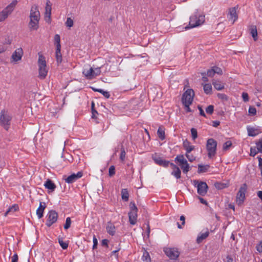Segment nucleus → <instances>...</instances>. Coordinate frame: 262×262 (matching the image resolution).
Returning a JSON list of instances; mask_svg holds the SVG:
<instances>
[{
    "mask_svg": "<svg viewBox=\"0 0 262 262\" xmlns=\"http://www.w3.org/2000/svg\"><path fill=\"white\" fill-rule=\"evenodd\" d=\"M40 19V14L36 5L32 6L30 14L28 28L30 31H36L39 28V21Z\"/></svg>",
    "mask_w": 262,
    "mask_h": 262,
    "instance_id": "nucleus-1",
    "label": "nucleus"
},
{
    "mask_svg": "<svg viewBox=\"0 0 262 262\" xmlns=\"http://www.w3.org/2000/svg\"><path fill=\"white\" fill-rule=\"evenodd\" d=\"M205 21V15L196 10L190 17V21L188 26L185 27V29L198 27L202 25Z\"/></svg>",
    "mask_w": 262,
    "mask_h": 262,
    "instance_id": "nucleus-2",
    "label": "nucleus"
},
{
    "mask_svg": "<svg viewBox=\"0 0 262 262\" xmlns=\"http://www.w3.org/2000/svg\"><path fill=\"white\" fill-rule=\"evenodd\" d=\"M38 66L39 71V77L40 79H44L47 75L48 69L45 57L42 55H39L38 60Z\"/></svg>",
    "mask_w": 262,
    "mask_h": 262,
    "instance_id": "nucleus-3",
    "label": "nucleus"
},
{
    "mask_svg": "<svg viewBox=\"0 0 262 262\" xmlns=\"http://www.w3.org/2000/svg\"><path fill=\"white\" fill-rule=\"evenodd\" d=\"M11 119L12 117L8 114V111L4 110L1 111L0 113V124L7 130L9 128Z\"/></svg>",
    "mask_w": 262,
    "mask_h": 262,
    "instance_id": "nucleus-4",
    "label": "nucleus"
},
{
    "mask_svg": "<svg viewBox=\"0 0 262 262\" xmlns=\"http://www.w3.org/2000/svg\"><path fill=\"white\" fill-rule=\"evenodd\" d=\"M17 1L13 0L8 6L0 12V22L4 21L13 12L17 4Z\"/></svg>",
    "mask_w": 262,
    "mask_h": 262,
    "instance_id": "nucleus-5",
    "label": "nucleus"
},
{
    "mask_svg": "<svg viewBox=\"0 0 262 262\" xmlns=\"http://www.w3.org/2000/svg\"><path fill=\"white\" fill-rule=\"evenodd\" d=\"M82 74L87 79L92 80L101 74L100 68L95 69L92 67L89 69L85 68L83 70Z\"/></svg>",
    "mask_w": 262,
    "mask_h": 262,
    "instance_id": "nucleus-6",
    "label": "nucleus"
},
{
    "mask_svg": "<svg viewBox=\"0 0 262 262\" xmlns=\"http://www.w3.org/2000/svg\"><path fill=\"white\" fill-rule=\"evenodd\" d=\"M217 142L212 139H208L206 144V148L208 151V156L209 158H212L215 156L216 151Z\"/></svg>",
    "mask_w": 262,
    "mask_h": 262,
    "instance_id": "nucleus-7",
    "label": "nucleus"
},
{
    "mask_svg": "<svg viewBox=\"0 0 262 262\" xmlns=\"http://www.w3.org/2000/svg\"><path fill=\"white\" fill-rule=\"evenodd\" d=\"M163 251L169 259H178L180 255V252L177 248L165 247L163 249Z\"/></svg>",
    "mask_w": 262,
    "mask_h": 262,
    "instance_id": "nucleus-8",
    "label": "nucleus"
},
{
    "mask_svg": "<svg viewBox=\"0 0 262 262\" xmlns=\"http://www.w3.org/2000/svg\"><path fill=\"white\" fill-rule=\"evenodd\" d=\"M46 217V225L50 227L57 222L58 214L55 210H51L48 212Z\"/></svg>",
    "mask_w": 262,
    "mask_h": 262,
    "instance_id": "nucleus-9",
    "label": "nucleus"
},
{
    "mask_svg": "<svg viewBox=\"0 0 262 262\" xmlns=\"http://www.w3.org/2000/svg\"><path fill=\"white\" fill-rule=\"evenodd\" d=\"M194 92L191 89L187 90L183 94L182 98L183 104H191L192 103Z\"/></svg>",
    "mask_w": 262,
    "mask_h": 262,
    "instance_id": "nucleus-10",
    "label": "nucleus"
},
{
    "mask_svg": "<svg viewBox=\"0 0 262 262\" xmlns=\"http://www.w3.org/2000/svg\"><path fill=\"white\" fill-rule=\"evenodd\" d=\"M247 189V186L246 184H243L240 187L236 195V202L238 205H241L244 202Z\"/></svg>",
    "mask_w": 262,
    "mask_h": 262,
    "instance_id": "nucleus-11",
    "label": "nucleus"
},
{
    "mask_svg": "<svg viewBox=\"0 0 262 262\" xmlns=\"http://www.w3.org/2000/svg\"><path fill=\"white\" fill-rule=\"evenodd\" d=\"M194 185L197 184L198 193L202 196H204L207 191L208 186L205 182H201L198 183V181H194Z\"/></svg>",
    "mask_w": 262,
    "mask_h": 262,
    "instance_id": "nucleus-12",
    "label": "nucleus"
},
{
    "mask_svg": "<svg viewBox=\"0 0 262 262\" xmlns=\"http://www.w3.org/2000/svg\"><path fill=\"white\" fill-rule=\"evenodd\" d=\"M24 52L22 48H19L15 50L11 56V62H17L21 59Z\"/></svg>",
    "mask_w": 262,
    "mask_h": 262,
    "instance_id": "nucleus-13",
    "label": "nucleus"
},
{
    "mask_svg": "<svg viewBox=\"0 0 262 262\" xmlns=\"http://www.w3.org/2000/svg\"><path fill=\"white\" fill-rule=\"evenodd\" d=\"M82 176V172L79 171L76 174L73 173L68 176L67 178L64 179V181L67 183L71 184L75 182L78 179L80 178Z\"/></svg>",
    "mask_w": 262,
    "mask_h": 262,
    "instance_id": "nucleus-14",
    "label": "nucleus"
},
{
    "mask_svg": "<svg viewBox=\"0 0 262 262\" xmlns=\"http://www.w3.org/2000/svg\"><path fill=\"white\" fill-rule=\"evenodd\" d=\"M51 4L49 0H47L46 6V12L45 14V20L48 23H51Z\"/></svg>",
    "mask_w": 262,
    "mask_h": 262,
    "instance_id": "nucleus-15",
    "label": "nucleus"
},
{
    "mask_svg": "<svg viewBox=\"0 0 262 262\" xmlns=\"http://www.w3.org/2000/svg\"><path fill=\"white\" fill-rule=\"evenodd\" d=\"M228 15L229 19L232 20V24H233L238 18V15L236 12V8L235 7L231 8L229 9Z\"/></svg>",
    "mask_w": 262,
    "mask_h": 262,
    "instance_id": "nucleus-16",
    "label": "nucleus"
},
{
    "mask_svg": "<svg viewBox=\"0 0 262 262\" xmlns=\"http://www.w3.org/2000/svg\"><path fill=\"white\" fill-rule=\"evenodd\" d=\"M170 167L173 169L171 173V175L174 176L177 179H180L181 174L180 168L173 163L170 164Z\"/></svg>",
    "mask_w": 262,
    "mask_h": 262,
    "instance_id": "nucleus-17",
    "label": "nucleus"
},
{
    "mask_svg": "<svg viewBox=\"0 0 262 262\" xmlns=\"http://www.w3.org/2000/svg\"><path fill=\"white\" fill-rule=\"evenodd\" d=\"M46 208V203L45 202H40L39 206L36 210V214L38 219H40L42 217L43 212Z\"/></svg>",
    "mask_w": 262,
    "mask_h": 262,
    "instance_id": "nucleus-18",
    "label": "nucleus"
},
{
    "mask_svg": "<svg viewBox=\"0 0 262 262\" xmlns=\"http://www.w3.org/2000/svg\"><path fill=\"white\" fill-rule=\"evenodd\" d=\"M44 186L46 188L50 190L51 192H53L55 190L56 188V186L53 183V182L50 179H48L44 184Z\"/></svg>",
    "mask_w": 262,
    "mask_h": 262,
    "instance_id": "nucleus-19",
    "label": "nucleus"
},
{
    "mask_svg": "<svg viewBox=\"0 0 262 262\" xmlns=\"http://www.w3.org/2000/svg\"><path fill=\"white\" fill-rule=\"evenodd\" d=\"M129 222L130 224H136L137 219V212L129 211L128 212Z\"/></svg>",
    "mask_w": 262,
    "mask_h": 262,
    "instance_id": "nucleus-20",
    "label": "nucleus"
},
{
    "mask_svg": "<svg viewBox=\"0 0 262 262\" xmlns=\"http://www.w3.org/2000/svg\"><path fill=\"white\" fill-rule=\"evenodd\" d=\"M248 135L249 136L255 137L259 134V130L257 128L248 126L247 127Z\"/></svg>",
    "mask_w": 262,
    "mask_h": 262,
    "instance_id": "nucleus-21",
    "label": "nucleus"
},
{
    "mask_svg": "<svg viewBox=\"0 0 262 262\" xmlns=\"http://www.w3.org/2000/svg\"><path fill=\"white\" fill-rule=\"evenodd\" d=\"M183 145L187 152H190L194 149V146L191 145L190 142L187 139L184 141Z\"/></svg>",
    "mask_w": 262,
    "mask_h": 262,
    "instance_id": "nucleus-22",
    "label": "nucleus"
},
{
    "mask_svg": "<svg viewBox=\"0 0 262 262\" xmlns=\"http://www.w3.org/2000/svg\"><path fill=\"white\" fill-rule=\"evenodd\" d=\"M174 161L177 163H179L180 166L183 164H186L187 162V160L185 159L184 155H177L174 159Z\"/></svg>",
    "mask_w": 262,
    "mask_h": 262,
    "instance_id": "nucleus-23",
    "label": "nucleus"
},
{
    "mask_svg": "<svg viewBox=\"0 0 262 262\" xmlns=\"http://www.w3.org/2000/svg\"><path fill=\"white\" fill-rule=\"evenodd\" d=\"M106 229L107 232L111 235H114L116 232L115 227L111 223H108Z\"/></svg>",
    "mask_w": 262,
    "mask_h": 262,
    "instance_id": "nucleus-24",
    "label": "nucleus"
},
{
    "mask_svg": "<svg viewBox=\"0 0 262 262\" xmlns=\"http://www.w3.org/2000/svg\"><path fill=\"white\" fill-rule=\"evenodd\" d=\"M212 84L214 88L218 91L222 90L224 88V83L220 81L213 80L212 81Z\"/></svg>",
    "mask_w": 262,
    "mask_h": 262,
    "instance_id": "nucleus-25",
    "label": "nucleus"
},
{
    "mask_svg": "<svg viewBox=\"0 0 262 262\" xmlns=\"http://www.w3.org/2000/svg\"><path fill=\"white\" fill-rule=\"evenodd\" d=\"M250 31L254 40L256 41L257 40V31L256 26H251L250 28Z\"/></svg>",
    "mask_w": 262,
    "mask_h": 262,
    "instance_id": "nucleus-26",
    "label": "nucleus"
},
{
    "mask_svg": "<svg viewBox=\"0 0 262 262\" xmlns=\"http://www.w3.org/2000/svg\"><path fill=\"white\" fill-rule=\"evenodd\" d=\"M56 59L57 64L61 63L62 62V55L61 54V48H56Z\"/></svg>",
    "mask_w": 262,
    "mask_h": 262,
    "instance_id": "nucleus-27",
    "label": "nucleus"
},
{
    "mask_svg": "<svg viewBox=\"0 0 262 262\" xmlns=\"http://www.w3.org/2000/svg\"><path fill=\"white\" fill-rule=\"evenodd\" d=\"M152 159L157 164L160 166L164 160L157 154H155L152 156Z\"/></svg>",
    "mask_w": 262,
    "mask_h": 262,
    "instance_id": "nucleus-28",
    "label": "nucleus"
},
{
    "mask_svg": "<svg viewBox=\"0 0 262 262\" xmlns=\"http://www.w3.org/2000/svg\"><path fill=\"white\" fill-rule=\"evenodd\" d=\"M121 198L123 201L125 202L128 201L129 193L127 189L124 188L121 190Z\"/></svg>",
    "mask_w": 262,
    "mask_h": 262,
    "instance_id": "nucleus-29",
    "label": "nucleus"
},
{
    "mask_svg": "<svg viewBox=\"0 0 262 262\" xmlns=\"http://www.w3.org/2000/svg\"><path fill=\"white\" fill-rule=\"evenodd\" d=\"M209 235V232L206 231L204 233H201L197 237L196 241L198 243H200L203 239H205Z\"/></svg>",
    "mask_w": 262,
    "mask_h": 262,
    "instance_id": "nucleus-30",
    "label": "nucleus"
},
{
    "mask_svg": "<svg viewBox=\"0 0 262 262\" xmlns=\"http://www.w3.org/2000/svg\"><path fill=\"white\" fill-rule=\"evenodd\" d=\"M204 91L206 94H210L212 91V86L210 84L207 83L204 85Z\"/></svg>",
    "mask_w": 262,
    "mask_h": 262,
    "instance_id": "nucleus-31",
    "label": "nucleus"
},
{
    "mask_svg": "<svg viewBox=\"0 0 262 262\" xmlns=\"http://www.w3.org/2000/svg\"><path fill=\"white\" fill-rule=\"evenodd\" d=\"M209 167V166L208 165H199L198 171L199 173L205 172L207 171Z\"/></svg>",
    "mask_w": 262,
    "mask_h": 262,
    "instance_id": "nucleus-32",
    "label": "nucleus"
},
{
    "mask_svg": "<svg viewBox=\"0 0 262 262\" xmlns=\"http://www.w3.org/2000/svg\"><path fill=\"white\" fill-rule=\"evenodd\" d=\"M58 240L60 246L62 247L63 249H67L68 247V243L64 242L62 237H58Z\"/></svg>",
    "mask_w": 262,
    "mask_h": 262,
    "instance_id": "nucleus-33",
    "label": "nucleus"
},
{
    "mask_svg": "<svg viewBox=\"0 0 262 262\" xmlns=\"http://www.w3.org/2000/svg\"><path fill=\"white\" fill-rule=\"evenodd\" d=\"M54 41L56 48H61L60 38L58 34H56L54 36Z\"/></svg>",
    "mask_w": 262,
    "mask_h": 262,
    "instance_id": "nucleus-34",
    "label": "nucleus"
},
{
    "mask_svg": "<svg viewBox=\"0 0 262 262\" xmlns=\"http://www.w3.org/2000/svg\"><path fill=\"white\" fill-rule=\"evenodd\" d=\"M157 134L161 140H163L165 139V132L161 127H159L158 129Z\"/></svg>",
    "mask_w": 262,
    "mask_h": 262,
    "instance_id": "nucleus-35",
    "label": "nucleus"
},
{
    "mask_svg": "<svg viewBox=\"0 0 262 262\" xmlns=\"http://www.w3.org/2000/svg\"><path fill=\"white\" fill-rule=\"evenodd\" d=\"M18 208V207L17 205H13L12 207L9 208V209H8V210L5 212V216H7V214L9 213V212H15L16 210H17Z\"/></svg>",
    "mask_w": 262,
    "mask_h": 262,
    "instance_id": "nucleus-36",
    "label": "nucleus"
},
{
    "mask_svg": "<svg viewBox=\"0 0 262 262\" xmlns=\"http://www.w3.org/2000/svg\"><path fill=\"white\" fill-rule=\"evenodd\" d=\"M181 168L185 173H187L190 170V167L187 162L186 164L181 165Z\"/></svg>",
    "mask_w": 262,
    "mask_h": 262,
    "instance_id": "nucleus-37",
    "label": "nucleus"
},
{
    "mask_svg": "<svg viewBox=\"0 0 262 262\" xmlns=\"http://www.w3.org/2000/svg\"><path fill=\"white\" fill-rule=\"evenodd\" d=\"M74 24L73 20L70 17H68L67 19V20L65 23V25L67 27L71 28L73 27Z\"/></svg>",
    "mask_w": 262,
    "mask_h": 262,
    "instance_id": "nucleus-38",
    "label": "nucleus"
},
{
    "mask_svg": "<svg viewBox=\"0 0 262 262\" xmlns=\"http://www.w3.org/2000/svg\"><path fill=\"white\" fill-rule=\"evenodd\" d=\"M71 224V219H70V217H68L66 219V223L64 225V229H66V230L68 229L70 227Z\"/></svg>",
    "mask_w": 262,
    "mask_h": 262,
    "instance_id": "nucleus-39",
    "label": "nucleus"
},
{
    "mask_svg": "<svg viewBox=\"0 0 262 262\" xmlns=\"http://www.w3.org/2000/svg\"><path fill=\"white\" fill-rule=\"evenodd\" d=\"M95 91L101 93L106 98H108L110 96V93L108 92L104 91L101 89L95 90Z\"/></svg>",
    "mask_w": 262,
    "mask_h": 262,
    "instance_id": "nucleus-40",
    "label": "nucleus"
},
{
    "mask_svg": "<svg viewBox=\"0 0 262 262\" xmlns=\"http://www.w3.org/2000/svg\"><path fill=\"white\" fill-rule=\"evenodd\" d=\"M191 133L192 139L193 140H195L198 137V132L196 129L194 128H192L191 129Z\"/></svg>",
    "mask_w": 262,
    "mask_h": 262,
    "instance_id": "nucleus-41",
    "label": "nucleus"
},
{
    "mask_svg": "<svg viewBox=\"0 0 262 262\" xmlns=\"http://www.w3.org/2000/svg\"><path fill=\"white\" fill-rule=\"evenodd\" d=\"M129 207H130V211H132V212H137L138 211V208L136 207L134 202H132L130 203Z\"/></svg>",
    "mask_w": 262,
    "mask_h": 262,
    "instance_id": "nucleus-42",
    "label": "nucleus"
},
{
    "mask_svg": "<svg viewBox=\"0 0 262 262\" xmlns=\"http://www.w3.org/2000/svg\"><path fill=\"white\" fill-rule=\"evenodd\" d=\"M256 144L258 151L259 152H262V138L259 139L258 142H257Z\"/></svg>",
    "mask_w": 262,
    "mask_h": 262,
    "instance_id": "nucleus-43",
    "label": "nucleus"
},
{
    "mask_svg": "<svg viewBox=\"0 0 262 262\" xmlns=\"http://www.w3.org/2000/svg\"><path fill=\"white\" fill-rule=\"evenodd\" d=\"M232 145V142L230 141H226L223 145V150H226Z\"/></svg>",
    "mask_w": 262,
    "mask_h": 262,
    "instance_id": "nucleus-44",
    "label": "nucleus"
},
{
    "mask_svg": "<svg viewBox=\"0 0 262 262\" xmlns=\"http://www.w3.org/2000/svg\"><path fill=\"white\" fill-rule=\"evenodd\" d=\"M214 111V106L212 105H209L206 108V112L208 114H212Z\"/></svg>",
    "mask_w": 262,
    "mask_h": 262,
    "instance_id": "nucleus-45",
    "label": "nucleus"
},
{
    "mask_svg": "<svg viewBox=\"0 0 262 262\" xmlns=\"http://www.w3.org/2000/svg\"><path fill=\"white\" fill-rule=\"evenodd\" d=\"M115 174V166L112 165L109 168L108 174L110 177H112Z\"/></svg>",
    "mask_w": 262,
    "mask_h": 262,
    "instance_id": "nucleus-46",
    "label": "nucleus"
},
{
    "mask_svg": "<svg viewBox=\"0 0 262 262\" xmlns=\"http://www.w3.org/2000/svg\"><path fill=\"white\" fill-rule=\"evenodd\" d=\"M125 155H126V152L125 151V150L123 148H122L121 150L120 156V159L122 161H124L125 158Z\"/></svg>",
    "mask_w": 262,
    "mask_h": 262,
    "instance_id": "nucleus-47",
    "label": "nucleus"
},
{
    "mask_svg": "<svg viewBox=\"0 0 262 262\" xmlns=\"http://www.w3.org/2000/svg\"><path fill=\"white\" fill-rule=\"evenodd\" d=\"M186 156L190 162H193L195 160V157L192 156V155H190V152H186Z\"/></svg>",
    "mask_w": 262,
    "mask_h": 262,
    "instance_id": "nucleus-48",
    "label": "nucleus"
},
{
    "mask_svg": "<svg viewBox=\"0 0 262 262\" xmlns=\"http://www.w3.org/2000/svg\"><path fill=\"white\" fill-rule=\"evenodd\" d=\"M259 151H258V150L257 149V148L254 147L252 148L251 147L250 149V155L251 156H255Z\"/></svg>",
    "mask_w": 262,
    "mask_h": 262,
    "instance_id": "nucleus-49",
    "label": "nucleus"
},
{
    "mask_svg": "<svg viewBox=\"0 0 262 262\" xmlns=\"http://www.w3.org/2000/svg\"><path fill=\"white\" fill-rule=\"evenodd\" d=\"M94 105V104L93 102L92 104V118H94V119H96L97 118L96 115H98V112L96 110H94V108H93Z\"/></svg>",
    "mask_w": 262,
    "mask_h": 262,
    "instance_id": "nucleus-50",
    "label": "nucleus"
},
{
    "mask_svg": "<svg viewBox=\"0 0 262 262\" xmlns=\"http://www.w3.org/2000/svg\"><path fill=\"white\" fill-rule=\"evenodd\" d=\"M171 163H170L169 161L163 160L160 166L166 168L168 167L169 165L170 166Z\"/></svg>",
    "mask_w": 262,
    "mask_h": 262,
    "instance_id": "nucleus-51",
    "label": "nucleus"
},
{
    "mask_svg": "<svg viewBox=\"0 0 262 262\" xmlns=\"http://www.w3.org/2000/svg\"><path fill=\"white\" fill-rule=\"evenodd\" d=\"M248 112L250 115L254 116L256 113V110L254 107L250 106L249 108Z\"/></svg>",
    "mask_w": 262,
    "mask_h": 262,
    "instance_id": "nucleus-52",
    "label": "nucleus"
},
{
    "mask_svg": "<svg viewBox=\"0 0 262 262\" xmlns=\"http://www.w3.org/2000/svg\"><path fill=\"white\" fill-rule=\"evenodd\" d=\"M212 68L213 69L215 73L220 75L222 74V70L220 68H219L217 67H213Z\"/></svg>",
    "mask_w": 262,
    "mask_h": 262,
    "instance_id": "nucleus-53",
    "label": "nucleus"
},
{
    "mask_svg": "<svg viewBox=\"0 0 262 262\" xmlns=\"http://www.w3.org/2000/svg\"><path fill=\"white\" fill-rule=\"evenodd\" d=\"M217 97L219 99H221L223 100H227L228 99L227 96L224 94L219 93L217 94Z\"/></svg>",
    "mask_w": 262,
    "mask_h": 262,
    "instance_id": "nucleus-54",
    "label": "nucleus"
},
{
    "mask_svg": "<svg viewBox=\"0 0 262 262\" xmlns=\"http://www.w3.org/2000/svg\"><path fill=\"white\" fill-rule=\"evenodd\" d=\"M242 98L245 102H247L249 101V96L247 93H243Z\"/></svg>",
    "mask_w": 262,
    "mask_h": 262,
    "instance_id": "nucleus-55",
    "label": "nucleus"
},
{
    "mask_svg": "<svg viewBox=\"0 0 262 262\" xmlns=\"http://www.w3.org/2000/svg\"><path fill=\"white\" fill-rule=\"evenodd\" d=\"M198 108L200 112V115L202 116L206 117V115H205L204 111L203 109L202 108V106L200 105H198Z\"/></svg>",
    "mask_w": 262,
    "mask_h": 262,
    "instance_id": "nucleus-56",
    "label": "nucleus"
},
{
    "mask_svg": "<svg viewBox=\"0 0 262 262\" xmlns=\"http://www.w3.org/2000/svg\"><path fill=\"white\" fill-rule=\"evenodd\" d=\"M93 249H94L97 248V246L98 244V241L95 235L93 236Z\"/></svg>",
    "mask_w": 262,
    "mask_h": 262,
    "instance_id": "nucleus-57",
    "label": "nucleus"
},
{
    "mask_svg": "<svg viewBox=\"0 0 262 262\" xmlns=\"http://www.w3.org/2000/svg\"><path fill=\"white\" fill-rule=\"evenodd\" d=\"M215 74V71H214L213 69L212 68L211 69L207 71V75L210 77H212L214 76V75Z\"/></svg>",
    "mask_w": 262,
    "mask_h": 262,
    "instance_id": "nucleus-58",
    "label": "nucleus"
},
{
    "mask_svg": "<svg viewBox=\"0 0 262 262\" xmlns=\"http://www.w3.org/2000/svg\"><path fill=\"white\" fill-rule=\"evenodd\" d=\"M18 255L16 253H15L11 257V262H17L18 261Z\"/></svg>",
    "mask_w": 262,
    "mask_h": 262,
    "instance_id": "nucleus-59",
    "label": "nucleus"
},
{
    "mask_svg": "<svg viewBox=\"0 0 262 262\" xmlns=\"http://www.w3.org/2000/svg\"><path fill=\"white\" fill-rule=\"evenodd\" d=\"M256 249L259 252H262V245L260 243L256 246Z\"/></svg>",
    "mask_w": 262,
    "mask_h": 262,
    "instance_id": "nucleus-60",
    "label": "nucleus"
},
{
    "mask_svg": "<svg viewBox=\"0 0 262 262\" xmlns=\"http://www.w3.org/2000/svg\"><path fill=\"white\" fill-rule=\"evenodd\" d=\"M6 51V48L3 45H0V54L3 53Z\"/></svg>",
    "mask_w": 262,
    "mask_h": 262,
    "instance_id": "nucleus-61",
    "label": "nucleus"
},
{
    "mask_svg": "<svg viewBox=\"0 0 262 262\" xmlns=\"http://www.w3.org/2000/svg\"><path fill=\"white\" fill-rule=\"evenodd\" d=\"M180 220L182 222V225L184 226L185 223V217L184 215H181L180 216Z\"/></svg>",
    "mask_w": 262,
    "mask_h": 262,
    "instance_id": "nucleus-62",
    "label": "nucleus"
},
{
    "mask_svg": "<svg viewBox=\"0 0 262 262\" xmlns=\"http://www.w3.org/2000/svg\"><path fill=\"white\" fill-rule=\"evenodd\" d=\"M226 261L227 262H232L233 261V258L231 255H227L226 256Z\"/></svg>",
    "mask_w": 262,
    "mask_h": 262,
    "instance_id": "nucleus-63",
    "label": "nucleus"
},
{
    "mask_svg": "<svg viewBox=\"0 0 262 262\" xmlns=\"http://www.w3.org/2000/svg\"><path fill=\"white\" fill-rule=\"evenodd\" d=\"M258 166L259 168H262V158L258 157Z\"/></svg>",
    "mask_w": 262,
    "mask_h": 262,
    "instance_id": "nucleus-64",
    "label": "nucleus"
}]
</instances>
